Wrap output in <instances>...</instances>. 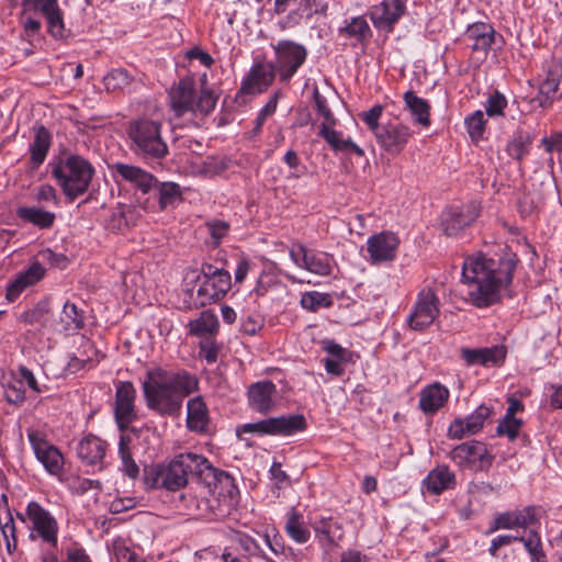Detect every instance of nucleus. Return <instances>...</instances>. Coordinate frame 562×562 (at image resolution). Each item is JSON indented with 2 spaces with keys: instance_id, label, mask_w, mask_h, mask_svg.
<instances>
[{
  "instance_id": "obj_1",
  "label": "nucleus",
  "mask_w": 562,
  "mask_h": 562,
  "mask_svg": "<svg viewBox=\"0 0 562 562\" xmlns=\"http://www.w3.org/2000/svg\"><path fill=\"white\" fill-rule=\"evenodd\" d=\"M516 261L495 260L484 255L469 256L462 267V279L471 289L469 299L476 307H487L501 301V292L513 281Z\"/></svg>"
},
{
  "instance_id": "obj_2",
  "label": "nucleus",
  "mask_w": 562,
  "mask_h": 562,
  "mask_svg": "<svg viewBox=\"0 0 562 562\" xmlns=\"http://www.w3.org/2000/svg\"><path fill=\"white\" fill-rule=\"evenodd\" d=\"M196 390V378L186 370L169 371L156 367L146 372L143 381L148 408L167 416L179 414L184 397Z\"/></svg>"
},
{
  "instance_id": "obj_3",
  "label": "nucleus",
  "mask_w": 562,
  "mask_h": 562,
  "mask_svg": "<svg viewBox=\"0 0 562 562\" xmlns=\"http://www.w3.org/2000/svg\"><path fill=\"white\" fill-rule=\"evenodd\" d=\"M49 166L52 176L69 202H74L88 191L95 173L91 162L77 154H69L50 162Z\"/></svg>"
},
{
  "instance_id": "obj_4",
  "label": "nucleus",
  "mask_w": 562,
  "mask_h": 562,
  "mask_svg": "<svg viewBox=\"0 0 562 562\" xmlns=\"http://www.w3.org/2000/svg\"><path fill=\"white\" fill-rule=\"evenodd\" d=\"M166 490L178 491L184 487L190 477L211 485L217 480V470L203 456L196 453H181L169 463H164Z\"/></svg>"
},
{
  "instance_id": "obj_5",
  "label": "nucleus",
  "mask_w": 562,
  "mask_h": 562,
  "mask_svg": "<svg viewBox=\"0 0 562 562\" xmlns=\"http://www.w3.org/2000/svg\"><path fill=\"white\" fill-rule=\"evenodd\" d=\"M162 123L149 117H138L128 122L126 134L131 150L144 159L160 160L168 153V145L161 134Z\"/></svg>"
},
{
  "instance_id": "obj_6",
  "label": "nucleus",
  "mask_w": 562,
  "mask_h": 562,
  "mask_svg": "<svg viewBox=\"0 0 562 562\" xmlns=\"http://www.w3.org/2000/svg\"><path fill=\"white\" fill-rule=\"evenodd\" d=\"M170 106L176 116L187 112L207 115L217 102V95L211 89H203L196 98L195 82L192 77H183L169 90Z\"/></svg>"
},
{
  "instance_id": "obj_7",
  "label": "nucleus",
  "mask_w": 562,
  "mask_h": 562,
  "mask_svg": "<svg viewBox=\"0 0 562 562\" xmlns=\"http://www.w3.org/2000/svg\"><path fill=\"white\" fill-rule=\"evenodd\" d=\"M306 428L305 417L302 414H292L248 423L241 429L247 434L288 437L304 431Z\"/></svg>"
},
{
  "instance_id": "obj_8",
  "label": "nucleus",
  "mask_w": 562,
  "mask_h": 562,
  "mask_svg": "<svg viewBox=\"0 0 562 562\" xmlns=\"http://www.w3.org/2000/svg\"><path fill=\"white\" fill-rule=\"evenodd\" d=\"M440 313V300L431 288L422 289L407 317L411 329L423 331L428 328Z\"/></svg>"
},
{
  "instance_id": "obj_9",
  "label": "nucleus",
  "mask_w": 562,
  "mask_h": 562,
  "mask_svg": "<svg viewBox=\"0 0 562 562\" xmlns=\"http://www.w3.org/2000/svg\"><path fill=\"white\" fill-rule=\"evenodd\" d=\"M273 49L277 56L274 70L281 81L288 82L305 63L307 50L303 45L289 40L279 41Z\"/></svg>"
},
{
  "instance_id": "obj_10",
  "label": "nucleus",
  "mask_w": 562,
  "mask_h": 562,
  "mask_svg": "<svg viewBox=\"0 0 562 562\" xmlns=\"http://www.w3.org/2000/svg\"><path fill=\"white\" fill-rule=\"evenodd\" d=\"M450 459L461 469L487 470L494 461V456L482 441L470 440L454 447Z\"/></svg>"
},
{
  "instance_id": "obj_11",
  "label": "nucleus",
  "mask_w": 562,
  "mask_h": 562,
  "mask_svg": "<svg viewBox=\"0 0 562 562\" xmlns=\"http://www.w3.org/2000/svg\"><path fill=\"white\" fill-rule=\"evenodd\" d=\"M196 503L198 515H209L213 519H223L227 517L237 504V490L229 481V488L226 493H214L210 498L194 499Z\"/></svg>"
},
{
  "instance_id": "obj_12",
  "label": "nucleus",
  "mask_w": 562,
  "mask_h": 562,
  "mask_svg": "<svg viewBox=\"0 0 562 562\" xmlns=\"http://www.w3.org/2000/svg\"><path fill=\"white\" fill-rule=\"evenodd\" d=\"M413 134L414 132L409 126L401 122H389L381 126L379 133L376 132L375 138L383 150L396 156L404 150Z\"/></svg>"
},
{
  "instance_id": "obj_13",
  "label": "nucleus",
  "mask_w": 562,
  "mask_h": 562,
  "mask_svg": "<svg viewBox=\"0 0 562 562\" xmlns=\"http://www.w3.org/2000/svg\"><path fill=\"white\" fill-rule=\"evenodd\" d=\"M136 390L132 382H119L115 391L114 416L120 430L124 431L136 419Z\"/></svg>"
},
{
  "instance_id": "obj_14",
  "label": "nucleus",
  "mask_w": 562,
  "mask_h": 562,
  "mask_svg": "<svg viewBox=\"0 0 562 562\" xmlns=\"http://www.w3.org/2000/svg\"><path fill=\"white\" fill-rule=\"evenodd\" d=\"M27 437L36 459L50 474H58L64 465V457L59 450L50 445L38 430H29Z\"/></svg>"
},
{
  "instance_id": "obj_15",
  "label": "nucleus",
  "mask_w": 562,
  "mask_h": 562,
  "mask_svg": "<svg viewBox=\"0 0 562 562\" xmlns=\"http://www.w3.org/2000/svg\"><path fill=\"white\" fill-rule=\"evenodd\" d=\"M480 210L475 203L461 206H449L441 215V225L447 236H457L470 226L479 216Z\"/></svg>"
},
{
  "instance_id": "obj_16",
  "label": "nucleus",
  "mask_w": 562,
  "mask_h": 562,
  "mask_svg": "<svg viewBox=\"0 0 562 562\" xmlns=\"http://www.w3.org/2000/svg\"><path fill=\"white\" fill-rule=\"evenodd\" d=\"M405 0H383L371 8L369 15L376 29L392 32L394 25L405 14Z\"/></svg>"
},
{
  "instance_id": "obj_17",
  "label": "nucleus",
  "mask_w": 562,
  "mask_h": 562,
  "mask_svg": "<svg viewBox=\"0 0 562 562\" xmlns=\"http://www.w3.org/2000/svg\"><path fill=\"white\" fill-rule=\"evenodd\" d=\"M290 257L294 263L307 271L318 276L331 273L330 256L325 252L308 250L305 246L299 245L290 250Z\"/></svg>"
},
{
  "instance_id": "obj_18",
  "label": "nucleus",
  "mask_w": 562,
  "mask_h": 562,
  "mask_svg": "<svg viewBox=\"0 0 562 562\" xmlns=\"http://www.w3.org/2000/svg\"><path fill=\"white\" fill-rule=\"evenodd\" d=\"M276 77L274 66L271 63H257L252 65L248 75L241 82L239 92L258 94L265 92Z\"/></svg>"
},
{
  "instance_id": "obj_19",
  "label": "nucleus",
  "mask_w": 562,
  "mask_h": 562,
  "mask_svg": "<svg viewBox=\"0 0 562 562\" xmlns=\"http://www.w3.org/2000/svg\"><path fill=\"white\" fill-rule=\"evenodd\" d=\"M507 350L504 346L496 345L484 348H468L460 349V357L467 366H482L492 367L501 364L506 358Z\"/></svg>"
},
{
  "instance_id": "obj_20",
  "label": "nucleus",
  "mask_w": 562,
  "mask_h": 562,
  "mask_svg": "<svg viewBox=\"0 0 562 562\" xmlns=\"http://www.w3.org/2000/svg\"><path fill=\"white\" fill-rule=\"evenodd\" d=\"M400 244L397 236L391 232H381L371 236L367 241V250L372 262L393 260Z\"/></svg>"
},
{
  "instance_id": "obj_21",
  "label": "nucleus",
  "mask_w": 562,
  "mask_h": 562,
  "mask_svg": "<svg viewBox=\"0 0 562 562\" xmlns=\"http://www.w3.org/2000/svg\"><path fill=\"white\" fill-rule=\"evenodd\" d=\"M315 538L325 551L338 546L344 537L341 524L333 517H319L311 522Z\"/></svg>"
},
{
  "instance_id": "obj_22",
  "label": "nucleus",
  "mask_w": 562,
  "mask_h": 562,
  "mask_svg": "<svg viewBox=\"0 0 562 562\" xmlns=\"http://www.w3.org/2000/svg\"><path fill=\"white\" fill-rule=\"evenodd\" d=\"M45 272V268L38 261L31 263L25 270L20 271L8 284V301H15L25 289L41 281L44 278Z\"/></svg>"
},
{
  "instance_id": "obj_23",
  "label": "nucleus",
  "mask_w": 562,
  "mask_h": 562,
  "mask_svg": "<svg viewBox=\"0 0 562 562\" xmlns=\"http://www.w3.org/2000/svg\"><path fill=\"white\" fill-rule=\"evenodd\" d=\"M231 274L218 273L217 277L205 279L198 289L199 303L202 306L220 301L231 289Z\"/></svg>"
},
{
  "instance_id": "obj_24",
  "label": "nucleus",
  "mask_w": 562,
  "mask_h": 562,
  "mask_svg": "<svg viewBox=\"0 0 562 562\" xmlns=\"http://www.w3.org/2000/svg\"><path fill=\"white\" fill-rule=\"evenodd\" d=\"M276 384L271 381L254 383L248 389L249 406L260 413L268 414L274 407Z\"/></svg>"
},
{
  "instance_id": "obj_25",
  "label": "nucleus",
  "mask_w": 562,
  "mask_h": 562,
  "mask_svg": "<svg viewBox=\"0 0 562 562\" xmlns=\"http://www.w3.org/2000/svg\"><path fill=\"white\" fill-rule=\"evenodd\" d=\"M113 170L115 175L120 176L123 180L130 182L145 194L154 187L158 186L156 177L140 167L117 162L113 166Z\"/></svg>"
},
{
  "instance_id": "obj_26",
  "label": "nucleus",
  "mask_w": 562,
  "mask_h": 562,
  "mask_svg": "<svg viewBox=\"0 0 562 562\" xmlns=\"http://www.w3.org/2000/svg\"><path fill=\"white\" fill-rule=\"evenodd\" d=\"M449 396V390L445 385L435 382L420 391L419 408L424 414L432 415L448 402Z\"/></svg>"
},
{
  "instance_id": "obj_27",
  "label": "nucleus",
  "mask_w": 562,
  "mask_h": 562,
  "mask_svg": "<svg viewBox=\"0 0 562 562\" xmlns=\"http://www.w3.org/2000/svg\"><path fill=\"white\" fill-rule=\"evenodd\" d=\"M464 36L471 42L472 50L486 55L494 42L495 30L488 23L475 22L467 27Z\"/></svg>"
},
{
  "instance_id": "obj_28",
  "label": "nucleus",
  "mask_w": 562,
  "mask_h": 562,
  "mask_svg": "<svg viewBox=\"0 0 562 562\" xmlns=\"http://www.w3.org/2000/svg\"><path fill=\"white\" fill-rule=\"evenodd\" d=\"M106 443L99 437L89 435L82 438L77 446V456L87 464H97L105 456Z\"/></svg>"
},
{
  "instance_id": "obj_29",
  "label": "nucleus",
  "mask_w": 562,
  "mask_h": 562,
  "mask_svg": "<svg viewBox=\"0 0 562 562\" xmlns=\"http://www.w3.org/2000/svg\"><path fill=\"white\" fill-rule=\"evenodd\" d=\"M330 126L331 125H327V123H322L318 134L326 140L331 149L342 153L352 151L359 157L364 155V150L353 143L351 138H342L341 132L335 131L330 128Z\"/></svg>"
},
{
  "instance_id": "obj_30",
  "label": "nucleus",
  "mask_w": 562,
  "mask_h": 562,
  "mask_svg": "<svg viewBox=\"0 0 562 562\" xmlns=\"http://www.w3.org/2000/svg\"><path fill=\"white\" fill-rule=\"evenodd\" d=\"M209 425V411L201 396L193 397L187 404V426L190 430L203 432Z\"/></svg>"
},
{
  "instance_id": "obj_31",
  "label": "nucleus",
  "mask_w": 562,
  "mask_h": 562,
  "mask_svg": "<svg viewBox=\"0 0 562 562\" xmlns=\"http://www.w3.org/2000/svg\"><path fill=\"white\" fill-rule=\"evenodd\" d=\"M424 484L430 493L438 495L454 486L456 475L448 465H439L428 473Z\"/></svg>"
},
{
  "instance_id": "obj_32",
  "label": "nucleus",
  "mask_w": 562,
  "mask_h": 562,
  "mask_svg": "<svg viewBox=\"0 0 562 562\" xmlns=\"http://www.w3.org/2000/svg\"><path fill=\"white\" fill-rule=\"evenodd\" d=\"M52 143V135L43 125L35 130V135L32 144L30 145L31 162L33 167L41 166L48 153Z\"/></svg>"
},
{
  "instance_id": "obj_33",
  "label": "nucleus",
  "mask_w": 562,
  "mask_h": 562,
  "mask_svg": "<svg viewBox=\"0 0 562 562\" xmlns=\"http://www.w3.org/2000/svg\"><path fill=\"white\" fill-rule=\"evenodd\" d=\"M284 530L296 543H306L311 538V531L306 527L304 517L294 507L286 515Z\"/></svg>"
},
{
  "instance_id": "obj_34",
  "label": "nucleus",
  "mask_w": 562,
  "mask_h": 562,
  "mask_svg": "<svg viewBox=\"0 0 562 562\" xmlns=\"http://www.w3.org/2000/svg\"><path fill=\"white\" fill-rule=\"evenodd\" d=\"M406 108L409 110L414 121L422 126H429L430 124V105L427 100L417 97L413 91H406L404 94Z\"/></svg>"
},
{
  "instance_id": "obj_35",
  "label": "nucleus",
  "mask_w": 562,
  "mask_h": 562,
  "mask_svg": "<svg viewBox=\"0 0 562 562\" xmlns=\"http://www.w3.org/2000/svg\"><path fill=\"white\" fill-rule=\"evenodd\" d=\"M560 82V74L557 70H550L547 78L540 83L538 95L532 99L540 108H548L557 99Z\"/></svg>"
},
{
  "instance_id": "obj_36",
  "label": "nucleus",
  "mask_w": 562,
  "mask_h": 562,
  "mask_svg": "<svg viewBox=\"0 0 562 562\" xmlns=\"http://www.w3.org/2000/svg\"><path fill=\"white\" fill-rule=\"evenodd\" d=\"M16 215L42 229L52 227L55 221L54 213L36 207L21 206L16 210Z\"/></svg>"
},
{
  "instance_id": "obj_37",
  "label": "nucleus",
  "mask_w": 562,
  "mask_h": 562,
  "mask_svg": "<svg viewBox=\"0 0 562 562\" xmlns=\"http://www.w3.org/2000/svg\"><path fill=\"white\" fill-rule=\"evenodd\" d=\"M61 330H79L83 327V313L76 304L66 302L59 316Z\"/></svg>"
},
{
  "instance_id": "obj_38",
  "label": "nucleus",
  "mask_w": 562,
  "mask_h": 562,
  "mask_svg": "<svg viewBox=\"0 0 562 562\" xmlns=\"http://www.w3.org/2000/svg\"><path fill=\"white\" fill-rule=\"evenodd\" d=\"M119 454L122 461L121 470L131 479H136L139 474V468L134 461L131 452V437L121 435L119 441Z\"/></svg>"
},
{
  "instance_id": "obj_39",
  "label": "nucleus",
  "mask_w": 562,
  "mask_h": 562,
  "mask_svg": "<svg viewBox=\"0 0 562 562\" xmlns=\"http://www.w3.org/2000/svg\"><path fill=\"white\" fill-rule=\"evenodd\" d=\"M339 35L345 38H355L363 42L371 36V29L364 16H355L346 26L339 29Z\"/></svg>"
},
{
  "instance_id": "obj_40",
  "label": "nucleus",
  "mask_w": 562,
  "mask_h": 562,
  "mask_svg": "<svg viewBox=\"0 0 562 562\" xmlns=\"http://www.w3.org/2000/svg\"><path fill=\"white\" fill-rule=\"evenodd\" d=\"M182 201V190L176 182H161L158 186V203L161 211Z\"/></svg>"
},
{
  "instance_id": "obj_41",
  "label": "nucleus",
  "mask_w": 562,
  "mask_h": 562,
  "mask_svg": "<svg viewBox=\"0 0 562 562\" xmlns=\"http://www.w3.org/2000/svg\"><path fill=\"white\" fill-rule=\"evenodd\" d=\"M44 16L47 22V32L50 36L55 40H65L70 36L71 31L66 29L63 12L59 7Z\"/></svg>"
},
{
  "instance_id": "obj_42",
  "label": "nucleus",
  "mask_w": 562,
  "mask_h": 562,
  "mask_svg": "<svg viewBox=\"0 0 562 562\" xmlns=\"http://www.w3.org/2000/svg\"><path fill=\"white\" fill-rule=\"evenodd\" d=\"M133 77L124 68H116L103 77V83L109 92L121 91L132 82Z\"/></svg>"
},
{
  "instance_id": "obj_43",
  "label": "nucleus",
  "mask_w": 562,
  "mask_h": 562,
  "mask_svg": "<svg viewBox=\"0 0 562 562\" xmlns=\"http://www.w3.org/2000/svg\"><path fill=\"white\" fill-rule=\"evenodd\" d=\"M218 321L215 315L204 312L201 316L189 323L190 334L202 336L205 334H214L217 330Z\"/></svg>"
},
{
  "instance_id": "obj_44",
  "label": "nucleus",
  "mask_w": 562,
  "mask_h": 562,
  "mask_svg": "<svg viewBox=\"0 0 562 562\" xmlns=\"http://www.w3.org/2000/svg\"><path fill=\"white\" fill-rule=\"evenodd\" d=\"M143 482L147 490H166L164 463L146 465L144 468Z\"/></svg>"
},
{
  "instance_id": "obj_45",
  "label": "nucleus",
  "mask_w": 562,
  "mask_h": 562,
  "mask_svg": "<svg viewBox=\"0 0 562 562\" xmlns=\"http://www.w3.org/2000/svg\"><path fill=\"white\" fill-rule=\"evenodd\" d=\"M531 142L532 137L529 134L518 133L513 140L507 144L506 151L512 158L520 161L529 153Z\"/></svg>"
},
{
  "instance_id": "obj_46",
  "label": "nucleus",
  "mask_w": 562,
  "mask_h": 562,
  "mask_svg": "<svg viewBox=\"0 0 562 562\" xmlns=\"http://www.w3.org/2000/svg\"><path fill=\"white\" fill-rule=\"evenodd\" d=\"M492 415V409L486 405H480L475 412H473L470 416L463 418L467 423L465 429L468 432L474 435L479 432L485 423Z\"/></svg>"
},
{
  "instance_id": "obj_47",
  "label": "nucleus",
  "mask_w": 562,
  "mask_h": 562,
  "mask_svg": "<svg viewBox=\"0 0 562 562\" xmlns=\"http://www.w3.org/2000/svg\"><path fill=\"white\" fill-rule=\"evenodd\" d=\"M516 519L519 528H527L540 522V518L544 510L540 506H526L522 509L515 510Z\"/></svg>"
},
{
  "instance_id": "obj_48",
  "label": "nucleus",
  "mask_w": 562,
  "mask_h": 562,
  "mask_svg": "<svg viewBox=\"0 0 562 562\" xmlns=\"http://www.w3.org/2000/svg\"><path fill=\"white\" fill-rule=\"evenodd\" d=\"M301 305L303 308L316 312L319 307H328L331 305V300L328 294L319 293L316 291L306 292L301 297Z\"/></svg>"
},
{
  "instance_id": "obj_49",
  "label": "nucleus",
  "mask_w": 562,
  "mask_h": 562,
  "mask_svg": "<svg viewBox=\"0 0 562 562\" xmlns=\"http://www.w3.org/2000/svg\"><path fill=\"white\" fill-rule=\"evenodd\" d=\"M464 123L472 140L477 142L482 138L485 130V120L481 110H477L465 117Z\"/></svg>"
},
{
  "instance_id": "obj_50",
  "label": "nucleus",
  "mask_w": 562,
  "mask_h": 562,
  "mask_svg": "<svg viewBox=\"0 0 562 562\" xmlns=\"http://www.w3.org/2000/svg\"><path fill=\"white\" fill-rule=\"evenodd\" d=\"M513 528H519L516 519V513L513 512H505L497 514L490 526L487 533H493L498 529H513Z\"/></svg>"
},
{
  "instance_id": "obj_51",
  "label": "nucleus",
  "mask_w": 562,
  "mask_h": 562,
  "mask_svg": "<svg viewBox=\"0 0 562 562\" xmlns=\"http://www.w3.org/2000/svg\"><path fill=\"white\" fill-rule=\"evenodd\" d=\"M114 554L116 562H146L143 554L124 543L114 544Z\"/></svg>"
},
{
  "instance_id": "obj_52",
  "label": "nucleus",
  "mask_w": 562,
  "mask_h": 562,
  "mask_svg": "<svg viewBox=\"0 0 562 562\" xmlns=\"http://www.w3.org/2000/svg\"><path fill=\"white\" fill-rule=\"evenodd\" d=\"M521 426V420L516 417L504 416L496 427V432L499 436L506 435L509 440H515L518 436Z\"/></svg>"
},
{
  "instance_id": "obj_53",
  "label": "nucleus",
  "mask_w": 562,
  "mask_h": 562,
  "mask_svg": "<svg viewBox=\"0 0 562 562\" xmlns=\"http://www.w3.org/2000/svg\"><path fill=\"white\" fill-rule=\"evenodd\" d=\"M507 105V100L499 91H494L486 100L485 111L488 116L503 115V110Z\"/></svg>"
},
{
  "instance_id": "obj_54",
  "label": "nucleus",
  "mask_w": 562,
  "mask_h": 562,
  "mask_svg": "<svg viewBox=\"0 0 562 562\" xmlns=\"http://www.w3.org/2000/svg\"><path fill=\"white\" fill-rule=\"evenodd\" d=\"M383 113V105L375 104L370 110L364 111L360 114L361 120L367 124L368 128L376 135V132L381 130L379 121Z\"/></svg>"
},
{
  "instance_id": "obj_55",
  "label": "nucleus",
  "mask_w": 562,
  "mask_h": 562,
  "mask_svg": "<svg viewBox=\"0 0 562 562\" xmlns=\"http://www.w3.org/2000/svg\"><path fill=\"white\" fill-rule=\"evenodd\" d=\"M313 98H314L318 114L322 115L324 119L323 123H327V125H335L336 120L334 117V114L327 105L326 98L319 93L317 87H315L313 90Z\"/></svg>"
},
{
  "instance_id": "obj_56",
  "label": "nucleus",
  "mask_w": 562,
  "mask_h": 562,
  "mask_svg": "<svg viewBox=\"0 0 562 562\" xmlns=\"http://www.w3.org/2000/svg\"><path fill=\"white\" fill-rule=\"evenodd\" d=\"M4 397L11 404H22L25 400V390L22 381L10 382L4 386Z\"/></svg>"
},
{
  "instance_id": "obj_57",
  "label": "nucleus",
  "mask_w": 562,
  "mask_h": 562,
  "mask_svg": "<svg viewBox=\"0 0 562 562\" xmlns=\"http://www.w3.org/2000/svg\"><path fill=\"white\" fill-rule=\"evenodd\" d=\"M210 236L212 237L214 245H218L222 239L227 235L229 231V224L225 221L213 220L206 224Z\"/></svg>"
},
{
  "instance_id": "obj_58",
  "label": "nucleus",
  "mask_w": 562,
  "mask_h": 562,
  "mask_svg": "<svg viewBox=\"0 0 562 562\" xmlns=\"http://www.w3.org/2000/svg\"><path fill=\"white\" fill-rule=\"evenodd\" d=\"M524 543L525 549L531 555L542 549L541 538L538 531L530 530L527 537L518 536V540Z\"/></svg>"
},
{
  "instance_id": "obj_59",
  "label": "nucleus",
  "mask_w": 562,
  "mask_h": 562,
  "mask_svg": "<svg viewBox=\"0 0 562 562\" xmlns=\"http://www.w3.org/2000/svg\"><path fill=\"white\" fill-rule=\"evenodd\" d=\"M263 326V321L260 315L258 314H251L248 315L245 319L241 322V331L247 335H256Z\"/></svg>"
},
{
  "instance_id": "obj_60",
  "label": "nucleus",
  "mask_w": 562,
  "mask_h": 562,
  "mask_svg": "<svg viewBox=\"0 0 562 562\" xmlns=\"http://www.w3.org/2000/svg\"><path fill=\"white\" fill-rule=\"evenodd\" d=\"M2 535L5 539L7 550L9 553H13L16 550L18 541L15 537V526L12 518L5 522L2 528Z\"/></svg>"
},
{
  "instance_id": "obj_61",
  "label": "nucleus",
  "mask_w": 562,
  "mask_h": 562,
  "mask_svg": "<svg viewBox=\"0 0 562 562\" xmlns=\"http://www.w3.org/2000/svg\"><path fill=\"white\" fill-rule=\"evenodd\" d=\"M326 8V5H319L317 0H302L297 7L301 14L306 19L319 12L324 13Z\"/></svg>"
},
{
  "instance_id": "obj_62",
  "label": "nucleus",
  "mask_w": 562,
  "mask_h": 562,
  "mask_svg": "<svg viewBox=\"0 0 562 562\" xmlns=\"http://www.w3.org/2000/svg\"><path fill=\"white\" fill-rule=\"evenodd\" d=\"M541 145L547 153H562V132H553L541 139Z\"/></svg>"
},
{
  "instance_id": "obj_63",
  "label": "nucleus",
  "mask_w": 562,
  "mask_h": 562,
  "mask_svg": "<svg viewBox=\"0 0 562 562\" xmlns=\"http://www.w3.org/2000/svg\"><path fill=\"white\" fill-rule=\"evenodd\" d=\"M43 260L49 262L53 267L65 269L68 265V259L63 254H56L50 249H45L40 252Z\"/></svg>"
},
{
  "instance_id": "obj_64",
  "label": "nucleus",
  "mask_w": 562,
  "mask_h": 562,
  "mask_svg": "<svg viewBox=\"0 0 562 562\" xmlns=\"http://www.w3.org/2000/svg\"><path fill=\"white\" fill-rule=\"evenodd\" d=\"M465 427L467 423L464 422L463 418H456L448 428V437L450 439L460 440L463 437L471 435L470 432H468Z\"/></svg>"
}]
</instances>
